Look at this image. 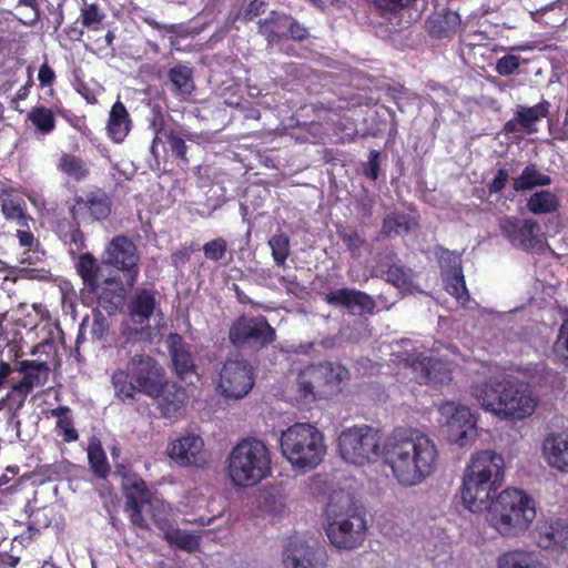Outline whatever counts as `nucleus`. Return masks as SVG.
Wrapping results in <instances>:
<instances>
[{
    "mask_svg": "<svg viewBox=\"0 0 568 568\" xmlns=\"http://www.w3.org/2000/svg\"><path fill=\"white\" fill-rule=\"evenodd\" d=\"M383 458L394 478L405 487L419 485L439 463L436 444L418 430L396 429L383 446Z\"/></svg>",
    "mask_w": 568,
    "mask_h": 568,
    "instance_id": "f257e3e1",
    "label": "nucleus"
},
{
    "mask_svg": "<svg viewBox=\"0 0 568 568\" xmlns=\"http://www.w3.org/2000/svg\"><path fill=\"white\" fill-rule=\"evenodd\" d=\"M504 457L494 450L476 453L467 466L462 486V500L470 511H480L488 507L491 493L497 490L504 479Z\"/></svg>",
    "mask_w": 568,
    "mask_h": 568,
    "instance_id": "f03ea898",
    "label": "nucleus"
},
{
    "mask_svg": "<svg viewBox=\"0 0 568 568\" xmlns=\"http://www.w3.org/2000/svg\"><path fill=\"white\" fill-rule=\"evenodd\" d=\"M474 395L484 409L506 420L524 419L535 412L537 405L531 393L510 378L489 379L476 385Z\"/></svg>",
    "mask_w": 568,
    "mask_h": 568,
    "instance_id": "7ed1b4c3",
    "label": "nucleus"
},
{
    "mask_svg": "<svg viewBox=\"0 0 568 568\" xmlns=\"http://www.w3.org/2000/svg\"><path fill=\"white\" fill-rule=\"evenodd\" d=\"M161 364L146 354H135L125 368H116L111 375L114 396L123 404H133L141 393L155 398L165 378Z\"/></svg>",
    "mask_w": 568,
    "mask_h": 568,
    "instance_id": "20e7f679",
    "label": "nucleus"
},
{
    "mask_svg": "<svg viewBox=\"0 0 568 568\" xmlns=\"http://www.w3.org/2000/svg\"><path fill=\"white\" fill-rule=\"evenodd\" d=\"M536 514L531 496L521 489L507 488L490 500L486 520L499 535L517 537L530 527Z\"/></svg>",
    "mask_w": 568,
    "mask_h": 568,
    "instance_id": "39448f33",
    "label": "nucleus"
},
{
    "mask_svg": "<svg viewBox=\"0 0 568 568\" xmlns=\"http://www.w3.org/2000/svg\"><path fill=\"white\" fill-rule=\"evenodd\" d=\"M227 476L235 487H253L267 478L272 471L271 452L266 444L255 437L240 440L226 460Z\"/></svg>",
    "mask_w": 568,
    "mask_h": 568,
    "instance_id": "423d86ee",
    "label": "nucleus"
},
{
    "mask_svg": "<svg viewBox=\"0 0 568 568\" xmlns=\"http://www.w3.org/2000/svg\"><path fill=\"white\" fill-rule=\"evenodd\" d=\"M121 475V487L125 497L124 513L130 523L142 530H150V526L142 515L145 509L154 525L162 531L165 530L170 524L164 501L152 495L145 481L136 473L124 468Z\"/></svg>",
    "mask_w": 568,
    "mask_h": 568,
    "instance_id": "0eeeda50",
    "label": "nucleus"
},
{
    "mask_svg": "<svg viewBox=\"0 0 568 568\" xmlns=\"http://www.w3.org/2000/svg\"><path fill=\"white\" fill-rule=\"evenodd\" d=\"M283 456L295 468L313 469L326 454L324 435L308 423H295L281 435Z\"/></svg>",
    "mask_w": 568,
    "mask_h": 568,
    "instance_id": "6e6552de",
    "label": "nucleus"
},
{
    "mask_svg": "<svg viewBox=\"0 0 568 568\" xmlns=\"http://www.w3.org/2000/svg\"><path fill=\"white\" fill-rule=\"evenodd\" d=\"M349 376V371L337 362L310 364L298 372L296 390L304 402L325 399L339 393Z\"/></svg>",
    "mask_w": 568,
    "mask_h": 568,
    "instance_id": "1a4fd4ad",
    "label": "nucleus"
},
{
    "mask_svg": "<svg viewBox=\"0 0 568 568\" xmlns=\"http://www.w3.org/2000/svg\"><path fill=\"white\" fill-rule=\"evenodd\" d=\"M337 452L347 464H374L383 455L381 433L366 424L344 428L337 437Z\"/></svg>",
    "mask_w": 568,
    "mask_h": 568,
    "instance_id": "9d476101",
    "label": "nucleus"
},
{
    "mask_svg": "<svg viewBox=\"0 0 568 568\" xmlns=\"http://www.w3.org/2000/svg\"><path fill=\"white\" fill-rule=\"evenodd\" d=\"M275 339L276 332L263 315H241L229 329V341L239 349L258 352Z\"/></svg>",
    "mask_w": 568,
    "mask_h": 568,
    "instance_id": "9b49d317",
    "label": "nucleus"
},
{
    "mask_svg": "<svg viewBox=\"0 0 568 568\" xmlns=\"http://www.w3.org/2000/svg\"><path fill=\"white\" fill-rule=\"evenodd\" d=\"M328 526L326 535L333 546L338 549L352 550L359 547L367 529L365 516L354 509L345 514H334L333 505L326 509Z\"/></svg>",
    "mask_w": 568,
    "mask_h": 568,
    "instance_id": "f8f14e48",
    "label": "nucleus"
},
{
    "mask_svg": "<svg viewBox=\"0 0 568 568\" xmlns=\"http://www.w3.org/2000/svg\"><path fill=\"white\" fill-rule=\"evenodd\" d=\"M219 376V389L227 398H243L255 384L254 367L245 358H226Z\"/></svg>",
    "mask_w": 568,
    "mask_h": 568,
    "instance_id": "ddd939ff",
    "label": "nucleus"
},
{
    "mask_svg": "<svg viewBox=\"0 0 568 568\" xmlns=\"http://www.w3.org/2000/svg\"><path fill=\"white\" fill-rule=\"evenodd\" d=\"M140 255L134 242L125 236H114L105 247L102 263L123 272L125 283L133 287L138 282Z\"/></svg>",
    "mask_w": 568,
    "mask_h": 568,
    "instance_id": "4468645a",
    "label": "nucleus"
},
{
    "mask_svg": "<svg viewBox=\"0 0 568 568\" xmlns=\"http://www.w3.org/2000/svg\"><path fill=\"white\" fill-rule=\"evenodd\" d=\"M501 235L515 247L525 252H539L544 241L539 235V224L532 219L505 215L498 222Z\"/></svg>",
    "mask_w": 568,
    "mask_h": 568,
    "instance_id": "2eb2a0df",
    "label": "nucleus"
},
{
    "mask_svg": "<svg viewBox=\"0 0 568 568\" xmlns=\"http://www.w3.org/2000/svg\"><path fill=\"white\" fill-rule=\"evenodd\" d=\"M16 371L22 374V378L12 385L7 399L14 403L18 410L33 388L42 387L49 381L50 366L45 361L23 359L17 363Z\"/></svg>",
    "mask_w": 568,
    "mask_h": 568,
    "instance_id": "dca6fc26",
    "label": "nucleus"
},
{
    "mask_svg": "<svg viewBox=\"0 0 568 568\" xmlns=\"http://www.w3.org/2000/svg\"><path fill=\"white\" fill-rule=\"evenodd\" d=\"M112 211V199L105 190L93 187L92 190L75 195L69 206L72 219L82 221L83 224H92L106 220Z\"/></svg>",
    "mask_w": 568,
    "mask_h": 568,
    "instance_id": "f3484780",
    "label": "nucleus"
},
{
    "mask_svg": "<svg viewBox=\"0 0 568 568\" xmlns=\"http://www.w3.org/2000/svg\"><path fill=\"white\" fill-rule=\"evenodd\" d=\"M450 410L453 413L446 423L448 439L460 447L470 445L477 437L475 416L465 406L454 407L453 404L443 406L444 413H449Z\"/></svg>",
    "mask_w": 568,
    "mask_h": 568,
    "instance_id": "a211bd4d",
    "label": "nucleus"
},
{
    "mask_svg": "<svg viewBox=\"0 0 568 568\" xmlns=\"http://www.w3.org/2000/svg\"><path fill=\"white\" fill-rule=\"evenodd\" d=\"M327 555L322 547H311L297 537L287 539L283 554L286 568H326Z\"/></svg>",
    "mask_w": 568,
    "mask_h": 568,
    "instance_id": "6ab92c4d",
    "label": "nucleus"
},
{
    "mask_svg": "<svg viewBox=\"0 0 568 568\" xmlns=\"http://www.w3.org/2000/svg\"><path fill=\"white\" fill-rule=\"evenodd\" d=\"M418 384L443 385L452 381L453 363L439 357L418 356L412 362Z\"/></svg>",
    "mask_w": 568,
    "mask_h": 568,
    "instance_id": "aec40b11",
    "label": "nucleus"
},
{
    "mask_svg": "<svg viewBox=\"0 0 568 568\" xmlns=\"http://www.w3.org/2000/svg\"><path fill=\"white\" fill-rule=\"evenodd\" d=\"M539 548L554 551L568 550V521L561 518L539 520L534 530Z\"/></svg>",
    "mask_w": 568,
    "mask_h": 568,
    "instance_id": "412c9836",
    "label": "nucleus"
},
{
    "mask_svg": "<svg viewBox=\"0 0 568 568\" xmlns=\"http://www.w3.org/2000/svg\"><path fill=\"white\" fill-rule=\"evenodd\" d=\"M203 447L204 442L199 435L189 434L171 444L169 456L180 466L203 467L207 463Z\"/></svg>",
    "mask_w": 568,
    "mask_h": 568,
    "instance_id": "4be33fe9",
    "label": "nucleus"
},
{
    "mask_svg": "<svg viewBox=\"0 0 568 568\" xmlns=\"http://www.w3.org/2000/svg\"><path fill=\"white\" fill-rule=\"evenodd\" d=\"M166 345L174 371L181 379H185L196 373V365L191 353V346L185 343L180 334L171 333L166 337Z\"/></svg>",
    "mask_w": 568,
    "mask_h": 568,
    "instance_id": "5701e85b",
    "label": "nucleus"
},
{
    "mask_svg": "<svg viewBox=\"0 0 568 568\" xmlns=\"http://www.w3.org/2000/svg\"><path fill=\"white\" fill-rule=\"evenodd\" d=\"M324 301L335 307L353 310L358 307L362 312L372 313L376 307L375 301L365 292L353 288H337L327 293Z\"/></svg>",
    "mask_w": 568,
    "mask_h": 568,
    "instance_id": "b1692460",
    "label": "nucleus"
},
{
    "mask_svg": "<svg viewBox=\"0 0 568 568\" xmlns=\"http://www.w3.org/2000/svg\"><path fill=\"white\" fill-rule=\"evenodd\" d=\"M164 85L178 101H189L195 90L193 69L184 64L170 68Z\"/></svg>",
    "mask_w": 568,
    "mask_h": 568,
    "instance_id": "393cba45",
    "label": "nucleus"
},
{
    "mask_svg": "<svg viewBox=\"0 0 568 568\" xmlns=\"http://www.w3.org/2000/svg\"><path fill=\"white\" fill-rule=\"evenodd\" d=\"M542 455L549 467L568 473V434H548L542 442Z\"/></svg>",
    "mask_w": 568,
    "mask_h": 568,
    "instance_id": "a878e982",
    "label": "nucleus"
},
{
    "mask_svg": "<svg viewBox=\"0 0 568 568\" xmlns=\"http://www.w3.org/2000/svg\"><path fill=\"white\" fill-rule=\"evenodd\" d=\"M161 384L162 387L154 399H159V408L163 417H174L187 400L186 390L178 383L169 382L166 377Z\"/></svg>",
    "mask_w": 568,
    "mask_h": 568,
    "instance_id": "bb28decb",
    "label": "nucleus"
},
{
    "mask_svg": "<svg viewBox=\"0 0 568 568\" xmlns=\"http://www.w3.org/2000/svg\"><path fill=\"white\" fill-rule=\"evenodd\" d=\"M132 121L125 105L116 101L109 114L106 134L113 143H122L131 131Z\"/></svg>",
    "mask_w": 568,
    "mask_h": 568,
    "instance_id": "cd10ccee",
    "label": "nucleus"
},
{
    "mask_svg": "<svg viewBox=\"0 0 568 568\" xmlns=\"http://www.w3.org/2000/svg\"><path fill=\"white\" fill-rule=\"evenodd\" d=\"M81 224H83L82 221L74 220L70 216V219L63 217L58 220L55 225L57 235L69 245V253L72 256H75L78 252L85 247L84 234L80 229Z\"/></svg>",
    "mask_w": 568,
    "mask_h": 568,
    "instance_id": "c85d7f7f",
    "label": "nucleus"
},
{
    "mask_svg": "<svg viewBox=\"0 0 568 568\" xmlns=\"http://www.w3.org/2000/svg\"><path fill=\"white\" fill-rule=\"evenodd\" d=\"M156 292L150 288H136L129 305L131 317H138L140 324L148 323L156 307Z\"/></svg>",
    "mask_w": 568,
    "mask_h": 568,
    "instance_id": "c756f323",
    "label": "nucleus"
},
{
    "mask_svg": "<svg viewBox=\"0 0 568 568\" xmlns=\"http://www.w3.org/2000/svg\"><path fill=\"white\" fill-rule=\"evenodd\" d=\"M287 21V14L273 10L267 18L257 21V32L265 38L268 44L278 43L288 39Z\"/></svg>",
    "mask_w": 568,
    "mask_h": 568,
    "instance_id": "7c9ffc66",
    "label": "nucleus"
},
{
    "mask_svg": "<svg viewBox=\"0 0 568 568\" xmlns=\"http://www.w3.org/2000/svg\"><path fill=\"white\" fill-rule=\"evenodd\" d=\"M75 270L89 293H98L100 287L101 267L91 253L80 254L75 262Z\"/></svg>",
    "mask_w": 568,
    "mask_h": 568,
    "instance_id": "2f4dec72",
    "label": "nucleus"
},
{
    "mask_svg": "<svg viewBox=\"0 0 568 568\" xmlns=\"http://www.w3.org/2000/svg\"><path fill=\"white\" fill-rule=\"evenodd\" d=\"M551 178L542 173L536 163H528L521 173L513 179V190L525 192L536 187H544L551 184Z\"/></svg>",
    "mask_w": 568,
    "mask_h": 568,
    "instance_id": "473e14b6",
    "label": "nucleus"
},
{
    "mask_svg": "<svg viewBox=\"0 0 568 568\" xmlns=\"http://www.w3.org/2000/svg\"><path fill=\"white\" fill-rule=\"evenodd\" d=\"M124 287L120 276L108 277L99 287L98 302L106 311H113L122 303L124 297Z\"/></svg>",
    "mask_w": 568,
    "mask_h": 568,
    "instance_id": "72a5a7b5",
    "label": "nucleus"
},
{
    "mask_svg": "<svg viewBox=\"0 0 568 568\" xmlns=\"http://www.w3.org/2000/svg\"><path fill=\"white\" fill-rule=\"evenodd\" d=\"M550 110L549 101L542 99L539 103L532 106L517 105L515 115L519 121L520 128L527 133H535L537 130L535 124L541 119L547 118Z\"/></svg>",
    "mask_w": 568,
    "mask_h": 568,
    "instance_id": "f704fd0d",
    "label": "nucleus"
},
{
    "mask_svg": "<svg viewBox=\"0 0 568 568\" xmlns=\"http://www.w3.org/2000/svg\"><path fill=\"white\" fill-rule=\"evenodd\" d=\"M439 262L443 266L444 263L447 262L452 267V276L447 286V292L456 298H462L463 294H467V287L459 257L452 253L449 250H443L439 256Z\"/></svg>",
    "mask_w": 568,
    "mask_h": 568,
    "instance_id": "c9c22d12",
    "label": "nucleus"
},
{
    "mask_svg": "<svg viewBox=\"0 0 568 568\" xmlns=\"http://www.w3.org/2000/svg\"><path fill=\"white\" fill-rule=\"evenodd\" d=\"M459 24V14L452 10H444L427 20L429 34L438 39L447 37L450 32H455Z\"/></svg>",
    "mask_w": 568,
    "mask_h": 568,
    "instance_id": "e433bc0d",
    "label": "nucleus"
},
{
    "mask_svg": "<svg viewBox=\"0 0 568 568\" xmlns=\"http://www.w3.org/2000/svg\"><path fill=\"white\" fill-rule=\"evenodd\" d=\"M559 207L558 195L549 190L536 191L527 200V209L535 215L552 214Z\"/></svg>",
    "mask_w": 568,
    "mask_h": 568,
    "instance_id": "4c0bfd02",
    "label": "nucleus"
},
{
    "mask_svg": "<svg viewBox=\"0 0 568 568\" xmlns=\"http://www.w3.org/2000/svg\"><path fill=\"white\" fill-rule=\"evenodd\" d=\"M50 416L57 418L54 430L64 443H73L79 439V433L74 427V420L69 406H58L51 409Z\"/></svg>",
    "mask_w": 568,
    "mask_h": 568,
    "instance_id": "58836bf2",
    "label": "nucleus"
},
{
    "mask_svg": "<svg viewBox=\"0 0 568 568\" xmlns=\"http://www.w3.org/2000/svg\"><path fill=\"white\" fill-rule=\"evenodd\" d=\"M57 170L77 182L85 180L90 174V170L82 158L65 152L60 155Z\"/></svg>",
    "mask_w": 568,
    "mask_h": 568,
    "instance_id": "ea45409f",
    "label": "nucleus"
},
{
    "mask_svg": "<svg viewBox=\"0 0 568 568\" xmlns=\"http://www.w3.org/2000/svg\"><path fill=\"white\" fill-rule=\"evenodd\" d=\"M90 469L97 478L105 479L110 474V465L99 439H92L88 446Z\"/></svg>",
    "mask_w": 568,
    "mask_h": 568,
    "instance_id": "a19ab883",
    "label": "nucleus"
},
{
    "mask_svg": "<svg viewBox=\"0 0 568 568\" xmlns=\"http://www.w3.org/2000/svg\"><path fill=\"white\" fill-rule=\"evenodd\" d=\"M336 234L345 245L351 256H359L361 250L366 245V239L356 226L337 224Z\"/></svg>",
    "mask_w": 568,
    "mask_h": 568,
    "instance_id": "79ce46f5",
    "label": "nucleus"
},
{
    "mask_svg": "<svg viewBox=\"0 0 568 568\" xmlns=\"http://www.w3.org/2000/svg\"><path fill=\"white\" fill-rule=\"evenodd\" d=\"M27 121H30L36 131L47 135L55 129V118L51 109L44 105L33 106L27 114Z\"/></svg>",
    "mask_w": 568,
    "mask_h": 568,
    "instance_id": "37998d69",
    "label": "nucleus"
},
{
    "mask_svg": "<svg viewBox=\"0 0 568 568\" xmlns=\"http://www.w3.org/2000/svg\"><path fill=\"white\" fill-rule=\"evenodd\" d=\"M163 538L165 541L175 546L179 549L187 552L196 551L200 547V538L187 531H183L179 528H170V526L163 530Z\"/></svg>",
    "mask_w": 568,
    "mask_h": 568,
    "instance_id": "c03bdc74",
    "label": "nucleus"
},
{
    "mask_svg": "<svg viewBox=\"0 0 568 568\" xmlns=\"http://www.w3.org/2000/svg\"><path fill=\"white\" fill-rule=\"evenodd\" d=\"M499 568H547L537 561L531 552L513 550L504 554L498 560Z\"/></svg>",
    "mask_w": 568,
    "mask_h": 568,
    "instance_id": "a18cd8bd",
    "label": "nucleus"
},
{
    "mask_svg": "<svg viewBox=\"0 0 568 568\" xmlns=\"http://www.w3.org/2000/svg\"><path fill=\"white\" fill-rule=\"evenodd\" d=\"M410 230V219L405 213H392L384 217L381 233L386 237H393Z\"/></svg>",
    "mask_w": 568,
    "mask_h": 568,
    "instance_id": "49530a36",
    "label": "nucleus"
},
{
    "mask_svg": "<svg viewBox=\"0 0 568 568\" xmlns=\"http://www.w3.org/2000/svg\"><path fill=\"white\" fill-rule=\"evenodd\" d=\"M104 19L105 14L98 3L83 2L80 21L84 28L91 31H98L102 28Z\"/></svg>",
    "mask_w": 568,
    "mask_h": 568,
    "instance_id": "de8ad7c7",
    "label": "nucleus"
},
{
    "mask_svg": "<svg viewBox=\"0 0 568 568\" xmlns=\"http://www.w3.org/2000/svg\"><path fill=\"white\" fill-rule=\"evenodd\" d=\"M1 209L8 220H14L20 227H28L30 217L21 200L6 199L2 201Z\"/></svg>",
    "mask_w": 568,
    "mask_h": 568,
    "instance_id": "09e8293b",
    "label": "nucleus"
},
{
    "mask_svg": "<svg viewBox=\"0 0 568 568\" xmlns=\"http://www.w3.org/2000/svg\"><path fill=\"white\" fill-rule=\"evenodd\" d=\"M272 257L277 266H284L290 255V240L284 233L274 234L268 240Z\"/></svg>",
    "mask_w": 568,
    "mask_h": 568,
    "instance_id": "8fccbe9b",
    "label": "nucleus"
},
{
    "mask_svg": "<svg viewBox=\"0 0 568 568\" xmlns=\"http://www.w3.org/2000/svg\"><path fill=\"white\" fill-rule=\"evenodd\" d=\"M18 541L3 538L0 542V565L14 568L21 559L22 547H17Z\"/></svg>",
    "mask_w": 568,
    "mask_h": 568,
    "instance_id": "3c124183",
    "label": "nucleus"
},
{
    "mask_svg": "<svg viewBox=\"0 0 568 568\" xmlns=\"http://www.w3.org/2000/svg\"><path fill=\"white\" fill-rule=\"evenodd\" d=\"M552 351L560 363L568 367V315L562 318Z\"/></svg>",
    "mask_w": 568,
    "mask_h": 568,
    "instance_id": "603ef678",
    "label": "nucleus"
},
{
    "mask_svg": "<svg viewBox=\"0 0 568 568\" xmlns=\"http://www.w3.org/2000/svg\"><path fill=\"white\" fill-rule=\"evenodd\" d=\"M164 138L166 139V142L170 145V150L172 152V155L179 160L182 161L184 164L189 163L186 151L187 146L185 143V140L182 135V133L170 130L168 134H164Z\"/></svg>",
    "mask_w": 568,
    "mask_h": 568,
    "instance_id": "864d4df0",
    "label": "nucleus"
},
{
    "mask_svg": "<svg viewBox=\"0 0 568 568\" xmlns=\"http://www.w3.org/2000/svg\"><path fill=\"white\" fill-rule=\"evenodd\" d=\"M385 280L398 288H406L412 283L409 270L396 263L389 265Z\"/></svg>",
    "mask_w": 568,
    "mask_h": 568,
    "instance_id": "5fc2aeb1",
    "label": "nucleus"
},
{
    "mask_svg": "<svg viewBox=\"0 0 568 568\" xmlns=\"http://www.w3.org/2000/svg\"><path fill=\"white\" fill-rule=\"evenodd\" d=\"M227 248L226 240L221 236L206 242L202 246L205 258L213 262H220L225 256Z\"/></svg>",
    "mask_w": 568,
    "mask_h": 568,
    "instance_id": "6e6d98bb",
    "label": "nucleus"
},
{
    "mask_svg": "<svg viewBox=\"0 0 568 568\" xmlns=\"http://www.w3.org/2000/svg\"><path fill=\"white\" fill-rule=\"evenodd\" d=\"M110 323L104 314L100 311L93 312L92 325H91V339L92 341H104L109 334Z\"/></svg>",
    "mask_w": 568,
    "mask_h": 568,
    "instance_id": "4d7b16f0",
    "label": "nucleus"
},
{
    "mask_svg": "<svg viewBox=\"0 0 568 568\" xmlns=\"http://www.w3.org/2000/svg\"><path fill=\"white\" fill-rule=\"evenodd\" d=\"M383 13L397 14L409 8L416 0H369Z\"/></svg>",
    "mask_w": 568,
    "mask_h": 568,
    "instance_id": "13d9d810",
    "label": "nucleus"
},
{
    "mask_svg": "<svg viewBox=\"0 0 568 568\" xmlns=\"http://www.w3.org/2000/svg\"><path fill=\"white\" fill-rule=\"evenodd\" d=\"M520 65L519 57L506 54L498 59L495 70L499 75L507 77L513 74Z\"/></svg>",
    "mask_w": 568,
    "mask_h": 568,
    "instance_id": "bf43d9fd",
    "label": "nucleus"
},
{
    "mask_svg": "<svg viewBox=\"0 0 568 568\" xmlns=\"http://www.w3.org/2000/svg\"><path fill=\"white\" fill-rule=\"evenodd\" d=\"M196 250L197 247L194 243L182 245L179 250L171 254V264L175 268L182 267L190 261L192 253H194Z\"/></svg>",
    "mask_w": 568,
    "mask_h": 568,
    "instance_id": "052dcab7",
    "label": "nucleus"
},
{
    "mask_svg": "<svg viewBox=\"0 0 568 568\" xmlns=\"http://www.w3.org/2000/svg\"><path fill=\"white\" fill-rule=\"evenodd\" d=\"M27 72H28V79H27L26 83L17 91V93L14 94V97L11 100V108H13L14 110H17L19 112H22V110L18 109L19 101H23L29 97L30 90L34 84L32 67H28Z\"/></svg>",
    "mask_w": 568,
    "mask_h": 568,
    "instance_id": "680f3d73",
    "label": "nucleus"
},
{
    "mask_svg": "<svg viewBox=\"0 0 568 568\" xmlns=\"http://www.w3.org/2000/svg\"><path fill=\"white\" fill-rule=\"evenodd\" d=\"M509 172L506 168H499L495 178L487 184L489 195L500 193L507 185Z\"/></svg>",
    "mask_w": 568,
    "mask_h": 568,
    "instance_id": "e2e57ef3",
    "label": "nucleus"
},
{
    "mask_svg": "<svg viewBox=\"0 0 568 568\" xmlns=\"http://www.w3.org/2000/svg\"><path fill=\"white\" fill-rule=\"evenodd\" d=\"M286 32L288 33V39L291 38L295 41H303L310 37L307 28L291 16H288V21L286 23Z\"/></svg>",
    "mask_w": 568,
    "mask_h": 568,
    "instance_id": "0e129e2a",
    "label": "nucleus"
},
{
    "mask_svg": "<svg viewBox=\"0 0 568 568\" xmlns=\"http://www.w3.org/2000/svg\"><path fill=\"white\" fill-rule=\"evenodd\" d=\"M40 531L41 529L29 518L27 529L20 535L16 536L14 540L18 541L19 546L24 548L40 535Z\"/></svg>",
    "mask_w": 568,
    "mask_h": 568,
    "instance_id": "69168bd1",
    "label": "nucleus"
},
{
    "mask_svg": "<svg viewBox=\"0 0 568 568\" xmlns=\"http://www.w3.org/2000/svg\"><path fill=\"white\" fill-rule=\"evenodd\" d=\"M379 153L376 150H372L368 156V164L365 169L364 174L372 181L377 180L379 173Z\"/></svg>",
    "mask_w": 568,
    "mask_h": 568,
    "instance_id": "338daca9",
    "label": "nucleus"
},
{
    "mask_svg": "<svg viewBox=\"0 0 568 568\" xmlns=\"http://www.w3.org/2000/svg\"><path fill=\"white\" fill-rule=\"evenodd\" d=\"M265 6L266 3L263 0H251L243 12V19L246 22L252 21L265 11Z\"/></svg>",
    "mask_w": 568,
    "mask_h": 568,
    "instance_id": "774afa93",
    "label": "nucleus"
}]
</instances>
